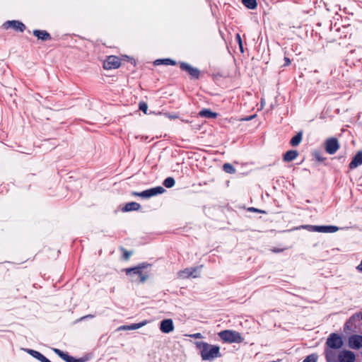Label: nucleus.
Masks as SVG:
<instances>
[{
  "mask_svg": "<svg viewBox=\"0 0 362 362\" xmlns=\"http://www.w3.org/2000/svg\"><path fill=\"white\" fill-rule=\"evenodd\" d=\"M195 345L200 351V355L203 361H211L221 356L218 346L209 344L204 341H197Z\"/></svg>",
  "mask_w": 362,
  "mask_h": 362,
  "instance_id": "1",
  "label": "nucleus"
},
{
  "mask_svg": "<svg viewBox=\"0 0 362 362\" xmlns=\"http://www.w3.org/2000/svg\"><path fill=\"white\" fill-rule=\"evenodd\" d=\"M218 334L221 339L226 343H241L243 341L240 333L235 330L226 329L220 332Z\"/></svg>",
  "mask_w": 362,
  "mask_h": 362,
  "instance_id": "2",
  "label": "nucleus"
},
{
  "mask_svg": "<svg viewBox=\"0 0 362 362\" xmlns=\"http://www.w3.org/2000/svg\"><path fill=\"white\" fill-rule=\"evenodd\" d=\"M148 265V264H147L142 263L138 267L127 269L126 274L132 278V281H135V276H138L139 277L140 281L144 283L148 279V275L143 273L142 270Z\"/></svg>",
  "mask_w": 362,
  "mask_h": 362,
  "instance_id": "3",
  "label": "nucleus"
},
{
  "mask_svg": "<svg viewBox=\"0 0 362 362\" xmlns=\"http://www.w3.org/2000/svg\"><path fill=\"white\" fill-rule=\"evenodd\" d=\"M164 192L165 189L163 187L159 186L144 190L141 192H133L132 194L134 196L141 197L142 198L147 199L157 194H163Z\"/></svg>",
  "mask_w": 362,
  "mask_h": 362,
  "instance_id": "4",
  "label": "nucleus"
},
{
  "mask_svg": "<svg viewBox=\"0 0 362 362\" xmlns=\"http://www.w3.org/2000/svg\"><path fill=\"white\" fill-rule=\"evenodd\" d=\"M326 344L330 349H339L343 346V341L339 334L332 333L327 338Z\"/></svg>",
  "mask_w": 362,
  "mask_h": 362,
  "instance_id": "5",
  "label": "nucleus"
},
{
  "mask_svg": "<svg viewBox=\"0 0 362 362\" xmlns=\"http://www.w3.org/2000/svg\"><path fill=\"white\" fill-rule=\"evenodd\" d=\"M199 276V267L186 268L177 273V277L181 279L189 277L197 278Z\"/></svg>",
  "mask_w": 362,
  "mask_h": 362,
  "instance_id": "6",
  "label": "nucleus"
},
{
  "mask_svg": "<svg viewBox=\"0 0 362 362\" xmlns=\"http://www.w3.org/2000/svg\"><path fill=\"white\" fill-rule=\"evenodd\" d=\"M121 64L120 59L116 56H109L103 62L105 69H114L119 67Z\"/></svg>",
  "mask_w": 362,
  "mask_h": 362,
  "instance_id": "7",
  "label": "nucleus"
},
{
  "mask_svg": "<svg viewBox=\"0 0 362 362\" xmlns=\"http://www.w3.org/2000/svg\"><path fill=\"white\" fill-rule=\"evenodd\" d=\"M325 151L327 153L332 155L339 148V144L337 139L329 138L326 140L325 144Z\"/></svg>",
  "mask_w": 362,
  "mask_h": 362,
  "instance_id": "8",
  "label": "nucleus"
},
{
  "mask_svg": "<svg viewBox=\"0 0 362 362\" xmlns=\"http://www.w3.org/2000/svg\"><path fill=\"white\" fill-rule=\"evenodd\" d=\"M180 66L182 70L187 71L192 78L196 79L199 78L200 72L197 68H194L185 62H181Z\"/></svg>",
  "mask_w": 362,
  "mask_h": 362,
  "instance_id": "9",
  "label": "nucleus"
},
{
  "mask_svg": "<svg viewBox=\"0 0 362 362\" xmlns=\"http://www.w3.org/2000/svg\"><path fill=\"white\" fill-rule=\"evenodd\" d=\"M355 354L351 351L344 350L338 354L339 362H354Z\"/></svg>",
  "mask_w": 362,
  "mask_h": 362,
  "instance_id": "10",
  "label": "nucleus"
},
{
  "mask_svg": "<svg viewBox=\"0 0 362 362\" xmlns=\"http://www.w3.org/2000/svg\"><path fill=\"white\" fill-rule=\"evenodd\" d=\"M4 28H12L16 31L23 32L25 29V25L18 21H8L3 25Z\"/></svg>",
  "mask_w": 362,
  "mask_h": 362,
  "instance_id": "11",
  "label": "nucleus"
},
{
  "mask_svg": "<svg viewBox=\"0 0 362 362\" xmlns=\"http://www.w3.org/2000/svg\"><path fill=\"white\" fill-rule=\"evenodd\" d=\"M175 329L173 322L171 319H165L160 322V329L163 333H170Z\"/></svg>",
  "mask_w": 362,
  "mask_h": 362,
  "instance_id": "12",
  "label": "nucleus"
},
{
  "mask_svg": "<svg viewBox=\"0 0 362 362\" xmlns=\"http://www.w3.org/2000/svg\"><path fill=\"white\" fill-rule=\"evenodd\" d=\"M349 345L351 349H358L362 347V336L353 335L349 337Z\"/></svg>",
  "mask_w": 362,
  "mask_h": 362,
  "instance_id": "13",
  "label": "nucleus"
},
{
  "mask_svg": "<svg viewBox=\"0 0 362 362\" xmlns=\"http://www.w3.org/2000/svg\"><path fill=\"white\" fill-rule=\"evenodd\" d=\"M362 164V151H358L349 163V168L354 169Z\"/></svg>",
  "mask_w": 362,
  "mask_h": 362,
  "instance_id": "14",
  "label": "nucleus"
},
{
  "mask_svg": "<svg viewBox=\"0 0 362 362\" xmlns=\"http://www.w3.org/2000/svg\"><path fill=\"white\" fill-rule=\"evenodd\" d=\"M339 228L334 226H319L317 233H332L339 230Z\"/></svg>",
  "mask_w": 362,
  "mask_h": 362,
  "instance_id": "15",
  "label": "nucleus"
},
{
  "mask_svg": "<svg viewBox=\"0 0 362 362\" xmlns=\"http://www.w3.org/2000/svg\"><path fill=\"white\" fill-rule=\"evenodd\" d=\"M33 35L37 37L39 40L46 41L51 39L49 33L45 30H35Z\"/></svg>",
  "mask_w": 362,
  "mask_h": 362,
  "instance_id": "16",
  "label": "nucleus"
},
{
  "mask_svg": "<svg viewBox=\"0 0 362 362\" xmlns=\"http://www.w3.org/2000/svg\"><path fill=\"white\" fill-rule=\"evenodd\" d=\"M298 156V152L296 150H290L288 151L284 155V160L285 162H291L293 160H295Z\"/></svg>",
  "mask_w": 362,
  "mask_h": 362,
  "instance_id": "17",
  "label": "nucleus"
},
{
  "mask_svg": "<svg viewBox=\"0 0 362 362\" xmlns=\"http://www.w3.org/2000/svg\"><path fill=\"white\" fill-rule=\"evenodd\" d=\"M325 354L327 362H337L338 356L334 351L332 349H327Z\"/></svg>",
  "mask_w": 362,
  "mask_h": 362,
  "instance_id": "18",
  "label": "nucleus"
},
{
  "mask_svg": "<svg viewBox=\"0 0 362 362\" xmlns=\"http://www.w3.org/2000/svg\"><path fill=\"white\" fill-rule=\"evenodd\" d=\"M141 206L139 203L132 202L126 204L124 206L122 211H137L140 209Z\"/></svg>",
  "mask_w": 362,
  "mask_h": 362,
  "instance_id": "19",
  "label": "nucleus"
},
{
  "mask_svg": "<svg viewBox=\"0 0 362 362\" xmlns=\"http://www.w3.org/2000/svg\"><path fill=\"white\" fill-rule=\"evenodd\" d=\"M199 115V116L206 118H216L217 116V114L216 112H214L209 109H204L201 110Z\"/></svg>",
  "mask_w": 362,
  "mask_h": 362,
  "instance_id": "20",
  "label": "nucleus"
},
{
  "mask_svg": "<svg viewBox=\"0 0 362 362\" xmlns=\"http://www.w3.org/2000/svg\"><path fill=\"white\" fill-rule=\"evenodd\" d=\"M155 65L165 64V65H175V61L170 59H157L154 62Z\"/></svg>",
  "mask_w": 362,
  "mask_h": 362,
  "instance_id": "21",
  "label": "nucleus"
},
{
  "mask_svg": "<svg viewBox=\"0 0 362 362\" xmlns=\"http://www.w3.org/2000/svg\"><path fill=\"white\" fill-rule=\"evenodd\" d=\"M302 141V133L298 132L290 141V144L292 146H297Z\"/></svg>",
  "mask_w": 362,
  "mask_h": 362,
  "instance_id": "22",
  "label": "nucleus"
},
{
  "mask_svg": "<svg viewBox=\"0 0 362 362\" xmlns=\"http://www.w3.org/2000/svg\"><path fill=\"white\" fill-rule=\"evenodd\" d=\"M242 2L247 8L254 9L257 7L256 0H242Z\"/></svg>",
  "mask_w": 362,
  "mask_h": 362,
  "instance_id": "23",
  "label": "nucleus"
},
{
  "mask_svg": "<svg viewBox=\"0 0 362 362\" xmlns=\"http://www.w3.org/2000/svg\"><path fill=\"white\" fill-rule=\"evenodd\" d=\"M148 323V321L144 320L139 323H134L129 325L130 330L139 329Z\"/></svg>",
  "mask_w": 362,
  "mask_h": 362,
  "instance_id": "24",
  "label": "nucleus"
},
{
  "mask_svg": "<svg viewBox=\"0 0 362 362\" xmlns=\"http://www.w3.org/2000/svg\"><path fill=\"white\" fill-rule=\"evenodd\" d=\"M223 169L227 173L233 174L235 173V168L230 163L223 164Z\"/></svg>",
  "mask_w": 362,
  "mask_h": 362,
  "instance_id": "25",
  "label": "nucleus"
},
{
  "mask_svg": "<svg viewBox=\"0 0 362 362\" xmlns=\"http://www.w3.org/2000/svg\"><path fill=\"white\" fill-rule=\"evenodd\" d=\"M27 351L32 356H33L34 358H37L40 361L41 358H42V356H44L41 353H40L39 351H35V350H33V349H28Z\"/></svg>",
  "mask_w": 362,
  "mask_h": 362,
  "instance_id": "26",
  "label": "nucleus"
},
{
  "mask_svg": "<svg viewBox=\"0 0 362 362\" xmlns=\"http://www.w3.org/2000/svg\"><path fill=\"white\" fill-rule=\"evenodd\" d=\"M163 185L167 188H170L175 185V180L171 177H167L163 182Z\"/></svg>",
  "mask_w": 362,
  "mask_h": 362,
  "instance_id": "27",
  "label": "nucleus"
},
{
  "mask_svg": "<svg viewBox=\"0 0 362 362\" xmlns=\"http://www.w3.org/2000/svg\"><path fill=\"white\" fill-rule=\"evenodd\" d=\"M317 360V356L316 354H310L308 356L303 362H316Z\"/></svg>",
  "mask_w": 362,
  "mask_h": 362,
  "instance_id": "28",
  "label": "nucleus"
},
{
  "mask_svg": "<svg viewBox=\"0 0 362 362\" xmlns=\"http://www.w3.org/2000/svg\"><path fill=\"white\" fill-rule=\"evenodd\" d=\"M66 362H83L81 358L76 359L73 356H71L66 354L65 356V358L64 359Z\"/></svg>",
  "mask_w": 362,
  "mask_h": 362,
  "instance_id": "29",
  "label": "nucleus"
},
{
  "mask_svg": "<svg viewBox=\"0 0 362 362\" xmlns=\"http://www.w3.org/2000/svg\"><path fill=\"white\" fill-rule=\"evenodd\" d=\"M303 228H306L309 231L312 232H317V228H319V226H313V225H305L303 226Z\"/></svg>",
  "mask_w": 362,
  "mask_h": 362,
  "instance_id": "30",
  "label": "nucleus"
},
{
  "mask_svg": "<svg viewBox=\"0 0 362 362\" xmlns=\"http://www.w3.org/2000/svg\"><path fill=\"white\" fill-rule=\"evenodd\" d=\"M139 107L140 110L144 112L145 114L146 113L148 110V105L145 102H140Z\"/></svg>",
  "mask_w": 362,
  "mask_h": 362,
  "instance_id": "31",
  "label": "nucleus"
},
{
  "mask_svg": "<svg viewBox=\"0 0 362 362\" xmlns=\"http://www.w3.org/2000/svg\"><path fill=\"white\" fill-rule=\"evenodd\" d=\"M53 351L55 354H57L63 360L65 358V356L66 355V353L63 352L62 351H61L60 349H53Z\"/></svg>",
  "mask_w": 362,
  "mask_h": 362,
  "instance_id": "32",
  "label": "nucleus"
},
{
  "mask_svg": "<svg viewBox=\"0 0 362 362\" xmlns=\"http://www.w3.org/2000/svg\"><path fill=\"white\" fill-rule=\"evenodd\" d=\"M314 156L316 158V160H317L320 162H322L325 160V158L322 157L320 153L319 152H315Z\"/></svg>",
  "mask_w": 362,
  "mask_h": 362,
  "instance_id": "33",
  "label": "nucleus"
},
{
  "mask_svg": "<svg viewBox=\"0 0 362 362\" xmlns=\"http://www.w3.org/2000/svg\"><path fill=\"white\" fill-rule=\"evenodd\" d=\"M236 40H237V41L238 42L240 49L241 52H243V42H242L240 35L239 34L236 35Z\"/></svg>",
  "mask_w": 362,
  "mask_h": 362,
  "instance_id": "34",
  "label": "nucleus"
},
{
  "mask_svg": "<svg viewBox=\"0 0 362 362\" xmlns=\"http://www.w3.org/2000/svg\"><path fill=\"white\" fill-rule=\"evenodd\" d=\"M189 337L194 338V339H202L203 336L201 333H194L192 334L189 335Z\"/></svg>",
  "mask_w": 362,
  "mask_h": 362,
  "instance_id": "35",
  "label": "nucleus"
},
{
  "mask_svg": "<svg viewBox=\"0 0 362 362\" xmlns=\"http://www.w3.org/2000/svg\"><path fill=\"white\" fill-rule=\"evenodd\" d=\"M358 317H359V315H358V314H357V315H354V316H352V317L349 319V320L346 323V327H349V325L350 323H351V322H352V321H354L355 319H358Z\"/></svg>",
  "mask_w": 362,
  "mask_h": 362,
  "instance_id": "36",
  "label": "nucleus"
},
{
  "mask_svg": "<svg viewBox=\"0 0 362 362\" xmlns=\"http://www.w3.org/2000/svg\"><path fill=\"white\" fill-rule=\"evenodd\" d=\"M118 330H130L129 325H122L120 326L118 329Z\"/></svg>",
  "mask_w": 362,
  "mask_h": 362,
  "instance_id": "37",
  "label": "nucleus"
},
{
  "mask_svg": "<svg viewBox=\"0 0 362 362\" xmlns=\"http://www.w3.org/2000/svg\"><path fill=\"white\" fill-rule=\"evenodd\" d=\"M165 115L170 119H176L178 117L177 115H170V113H165Z\"/></svg>",
  "mask_w": 362,
  "mask_h": 362,
  "instance_id": "38",
  "label": "nucleus"
},
{
  "mask_svg": "<svg viewBox=\"0 0 362 362\" xmlns=\"http://www.w3.org/2000/svg\"><path fill=\"white\" fill-rule=\"evenodd\" d=\"M94 316L93 315H86V316H83L82 317L80 320H83L84 319H86V318H93Z\"/></svg>",
  "mask_w": 362,
  "mask_h": 362,
  "instance_id": "39",
  "label": "nucleus"
},
{
  "mask_svg": "<svg viewBox=\"0 0 362 362\" xmlns=\"http://www.w3.org/2000/svg\"><path fill=\"white\" fill-rule=\"evenodd\" d=\"M41 362H51L48 358H47L45 356L40 360Z\"/></svg>",
  "mask_w": 362,
  "mask_h": 362,
  "instance_id": "40",
  "label": "nucleus"
},
{
  "mask_svg": "<svg viewBox=\"0 0 362 362\" xmlns=\"http://www.w3.org/2000/svg\"><path fill=\"white\" fill-rule=\"evenodd\" d=\"M283 250H284L283 249H277V248H274V249H273V250H272V251H273L274 252H276H276H282Z\"/></svg>",
  "mask_w": 362,
  "mask_h": 362,
  "instance_id": "41",
  "label": "nucleus"
},
{
  "mask_svg": "<svg viewBox=\"0 0 362 362\" xmlns=\"http://www.w3.org/2000/svg\"><path fill=\"white\" fill-rule=\"evenodd\" d=\"M284 60H285V62H286V65L290 64L291 60L288 57H285Z\"/></svg>",
  "mask_w": 362,
  "mask_h": 362,
  "instance_id": "42",
  "label": "nucleus"
},
{
  "mask_svg": "<svg viewBox=\"0 0 362 362\" xmlns=\"http://www.w3.org/2000/svg\"><path fill=\"white\" fill-rule=\"evenodd\" d=\"M131 255V253L128 252H125L124 253V257L125 259H128L129 257V256Z\"/></svg>",
  "mask_w": 362,
  "mask_h": 362,
  "instance_id": "43",
  "label": "nucleus"
},
{
  "mask_svg": "<svg viewBox=\"0 0 362 362\" xmlns=\"http://www.w3.org/2000/svg\"><path fill=\"white\" fill-rule=\"evenodd\" d=\"M250 211H257V210L256 209H255V208H250Z\"/></svg>",
  "mask_w": 362,
  "mask_h": 362,
  "instance_id": "44",
  "label": "nucleus"
},
{
  "mask_svg": "<svg viewBox=\"0 0 362 362\" xmlns=\"http://www.w3.org/2000/svg\"><path fill=\"white\" fill-rule=\"evenodd\" d=\"M252 117H253V116H252V117H248V118H246V119H245V120H250V119H251Z\"/></svg>",
  "mask_w": 362,
  "mask_h": 362,
  "instance_id": "45",
  "label": "nucleus"
},
{
  "mask_svg": "<svg viewBox=\"0 0 362 362\" xmlns=\"http://www.w3.org/2000/svg\"><path fill=\"white\" fill-rule=\"evenodd\" d=\"M182 122H186V123H188V122H189V121H188V120H184V119H182Z\"/></svg>",
  "mask_w": 362,
  "mask_h": 362,
  "instance_id": "46",
  "label": "nucleus"
}]
</instances>
